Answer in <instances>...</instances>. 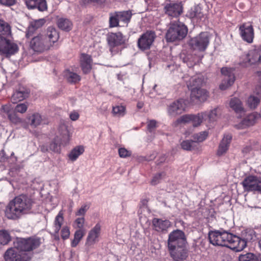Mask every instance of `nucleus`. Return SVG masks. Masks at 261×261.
I'll list each match as a JSON object with an SVG mask.
<instances>
[{"mask_svg":"<svg viewBox=\"0 0 261 261\" xmlns=\"http://www.w3.org/2000/svg\"><path fill=\"white\" fill-rule=\"evenodd\" d=\"M33 201L25 195L15 197L6 206L5 215L9 219L16 220L29 213L32 208Z\"/></svg>","mask_w":261,"mask_h":261,"instance_id":"7ed1b4c3","label":"nucleus"},{"mask_svg":"<svg viewBox=\"0 0 261 261\" xmlns=\"http://www.w3.org/2000/svg\"><path fill=\"white\" fill-rule=\"evenodd\" d=\"M84 152V148L82 146H77L74 148L69 153L68 157L72 161H75L78 157Z\"/></svg>","mask_w":261,"mask_h":261,"instance_id":"2f4dec72","label":"nucleus"},{"mask_svg":"<svg viewBox=\"0 0 261 261\" xmlns=\"http://www.w3.org/2000/svg\"><path fill=\"white\" fill-rule=\"evenodd\" d=\"M208 96V93L205 89L197 88V105L205 102Z\"/></svg>","mask_w":261,"mask_h":261,"instance_id":"473e14b6","label":"nucleus"},{"mask_svg":"<svg viewBox=\"0 0 261 261\" xmlns=\"http://www.w3.org/2000/svg\"><path fill=\"white\" fill-rule=\"evenodd\" d=\"M16 0H0V4L6 6H12L15 5Z\"/></svg>","mask_w":261,"mask_h":261,"instance_id":"13d9d810","label":"nucleus"},{"mask_svg":"<svg viewBox=\"0 0 261 261\" xmlns=\"http://www.w3.org/2000/svg\"><path fill=\"white\" fill-rule=\"evenodd\" d=\"M118 19H119V22H123L124 23H127L132 16V14L129 11H123L116 12Z\"/></svg>","mask_w":261,"mask_h":261,"instance_id":"58836bf2","label":"nucleus"},{"mask_svg":"<svg viewBox=\"0 0 261 261\" xmlns=\"http://www.w3.org/2000/svg\"><path fill=\"white\" fill-rule=\"evenodd\" d=\"M36 0H25V3L29 9H35Z\"/></svg>","mask_w":261,"mask_h":261,"instance_id":"bf43d9fd","label":"nucleus"},{"mask_svg":"<svg viewBox=\"0 0 261 261\" xmlns=\"http://www.w3.org/2000/svg\"><path fill=\"white\" fill-rule=\"evenodd\" d=\"M28 103L24 102L17 105L14 109L15 113H24L28 108Z\"/></svg>","mask_w":261,"mask_h":261,"instance_id":"de8ad7c7","label":"nucleus"},{"mask_svg":"<svg viewBox=\"0 0 261 261\" xmlns=\"http://www.w3.org/2000/svg\"><path fill=\"white\" fill-rule=\"evenodd\" d=\"M165 160H166V156L165 155H163L160 157L158 164L162 163L164 162L165 161Z\"/></svg>","mask_w":261,"mask_h":261,"instance_id":"69168bd1","label":"nucleus"},{"mask_svg":"<svg viewBox=\"0 0 261 261\" xmlns=\"http://www.w3.org/2000/svg\"><path fill=\"white\" fill-rule=\"evenodd\" d=\"M239 261H261V255L258 253H246L241 254L239 257Z\"/></svg>","mask_w":261,"mask_h":261,"instance_id":"c85d7f7f","label":"nucleus"},{"mask_svg":"<svg viewBox=\"0 0 261 261\" xmlns=\"http://www.w3.org/2000/svg\"><path fill=\"white\" fill-rule=\"evenodd\" d=\"M229 106L237 113H240L243 111L242 102L237 98L234 97L231 99Z\"/></svg>","mask_w":261,"mask_h":261,"instance_id":"f704fd0d","label":"nucleus"},{"mask_svg":"<svg viewBox=\"0 0 261 261\" xmlns=\"http://www.w3.org/2000/svg\"><path fill=\"white\" fill-rule=\"evenodd\" d=\"M232 139V136L229 134H226L224 136L223 138L222 139L218 151H217V155L219 156L222 155L224 153L226 152L227 151L230 143Z\"/></svg>","mask_w":261,"mask_h":261,"instance_id":"b1692460","label":"nucleus"},{"mask_svg":"<svg viewBox=\"0 0 261 261\" xmlns=\"http://www.w3.org/2000/svg\"><path fill=\"white\" fill-rule=\"evenodd\" d=\"M195 146V142L193 140L184 141L181 143L182 148L186 150H192Z\"/></svg>","mask_w":261,"mask_h":261,"instance_id":"a18cd8bd","label":"nucleus"},{"mask_svg":"<svg viewBox=\"0 0 261 261\" xmlns=\"http://www.w3.org/2000/svg\"><path fill=\"white\" fill-rule=\"evenodd\" d=\"M187 28L182 22L179 21L171 22L166 35L167 41L181 40L187 36Z\"/></svg>","mask_w":261,"mask_h":261,"instance_id":"39448f33","label":"nucleus"},{"mask_svg":"<svg viewBox=\"0 0 261 261\" xmlns=\"http://www.w3.org/2000/svg\"><path fill=\"white\" fill-rule=\"evenodd\" d=\"M187 85L189 90L191 91V99L194 101L196 98V77H191L187 82Z\"/></svg>","mask_w":261,"mask_h":261,"instance_id":"7c9ffc66","label":"nucleus"},{"mask_svg":"<svg viewBox=\"0 0 261 261\" xmlns=\"http://www.w3.org/2000/svg\"><path fill=\"white\" fill-rule=\"evenodd\" d=\"M59 38L57 30L48 27L46 33L34 35L31 39L29 46L34 52L42 53L49 50Z\"/></svg>","mask_w":261,"mask_h":261,"instance_id":"f03ea898","label":"nucleus"},{"mask_svg":"<svg viewBox=\"0 0 261 261\" xmlns=\"http://www.w3.org/2000/svg\"><path fill=\"white\" fill-rule=\"evenodd\" d=\"M112 113L114 116L122 117L125 114V108L121 105L113 107Z\"/></svg>","mask_w":261,"mask_h":261,"instance_id":"c03bdc74","label":"nucleus"},{"mask_svg":"<svg viewBox=\"0 0 261 261\" xmlns=\"http://www.w3.org/2000/svg\"><path fill=\"white\" fill-rule=\"evenodd\" d=\"M11 238L9 233L5 230H0V243L5 245L8 244L11 241Z\"/></svg>","mask_w":261,"mask_h":261,"instance_id":"a19ab883","label":"nucleus"},{"mask_svg":"<svg viewBox=\"0 0 261 261\" xmlns=\"http://www.w3.org/2000/svg\"><path fill=\"white\" fill-rule=\"evenodd\" d=\"M69 133L65 127H64L62 138L57 137L49 146V150L56 152L60 150V145H66L69 141Z\"/></svg>","mask_w":261,"mask_h":261,"instance_id":"f3484780","label":"nucleus"},{"mask_svg":"<svg viewBox=\"0 0 261 261\" xmlns=\"http://www.w3.org/2000/svg\"><path fill=\"white\" fill-rule=\"evenodd\" d=\"M252 150V147L250 145H246L242 149V152L247 154V153H250Z\"/></svg>","mask_w":261,"mask_h":261,"instance_id":"052dcab7","label":"nucleus"},{"mask_svg":"<svg viewBox=\"0 0 261 261\" xmlns=\"http://www.w3.org/2000/svg\"><path fill=\"white\" fill-rule=\"evenodd\" d=\"M40 148H41V151L42 152H46V151H48L49 150V146L47 147L45 145H42L40 147Z\"/></svg>","mask_w":261,"mask_h":261,"instance_id":"0e129e2a","label":"nucleus"},{"mask_svg":"<svg viewBox=\"0 0 261 261\" xmlns=\"http://www.w3.org/2000/svg\"><path fill=\"white\" fill-rule=\"evenodd\" d=\"M4 258L6 261H30L31 255L30 253L21 252L14 246L6 251Z\"/></svg>","mask_w":261,"mask_h":261,"instance_id":"6e6552de","label":"nucleus"},{"mask_svg":"<svg viewBox=\"0 0 261 261\" xmlns=\"http://www.w3.org/2000/svg\"><path fill=\"white\" fill-rule=\"evenodd\" d=\"M70 118L72 120L75 121L79 118V115L77 112H73L70 114Z\"/></svg>","mask_w":261,"mask_h":261,"instance_id":"680f3d73","label":"nucleus"},{"mask_svg":"<svg viewBox=\"0 0 261 261\" xmlns=\"http://www.w3.org/2000/svg\"><path fill=\"white\" fill-rule=\"evenodd\" d=\"M222 114V110L220 107H216L208 112H202L197 115V125L202 122H213L217 121Z\"/></svg>","mask_w":261,"mask_h":261,"instance_id":"423d86ee","label":"nucleus"},{"mask_svg":"<svg viewBox=\"0 0 261 261\" xmlns=\"http://www.w3.org/2000/svg\"><path fill=\"white\" fill-rule=\"evenodd\" d=\"M72 25L71 22L67 19L60 18L58 21V27L65 31H70L72 28Z\"/></svg>","mask_w":261,"mask_h":261,"instance_id":"c9c22d12","label":"nucleus"},{"mask_svg":"<svg viewBox=\"0 0 261 261\" xmlns=\"http://www.w3.org/2000/svg\"><path fill=\"white\" fill-rule=\"evenodd\" d=\"M186 103L183 99L177 100L172 103L168 108V113L170 116H176L185 111Z\"/></svg>","mask_w":261,"mask_h":261,"instance_id":"aec40b11","label":"nucleus"},{"mask_svg":"<svg viewBox=\"0 0 261 261\" xmlns=\"http://www.w3.org/2000/svg\"><path fill=\"white\" fill-rule=\"evenodd\" d=\"M28 96V91L24 88H20L14 92L11 97V101L13 103H16L25 99Z\"/></svg>","mask_w":261,"mask_h":261,"instance_id":"bb28decb","label":"nucleus"},{"mask_svg":"<svg viewBox=\"0 0 261 261\" xmlns=\"http://www.w3.org/2000/svg\"><path fill=\"white\" fill-rule=\"evenodd\" d=\"M187 245V241L184 232L178 229L171 232L168 237V249Z\"/></svg>","mask_w":261,"mask_h":261,"instance_id":"0eeeda50","label":"nucleus"},{"mask_svg":"<svg viewBox=\"0 0 261 261\" xmlns=\"http://www.w3.org/2000/svg\"><path fill=\"white\" fill-rule=\"evenodd\" d=\"M243 236L244 238L243 239L241 238V240L244 241L245 243V248L246 247L247 242L253 240L255 238V236L254 231L251 229L245 230L243 233Z\"/></svg>","mask_w":261,"mask_h":261,"instance_id":"79ce46f5","label":"nucleus"},{"mask_svg":"<svg viewBox=\"0 0 261 261\" xmlns=\"http://www.w3.org/2000/svg\"><path fill=\"white\" fill-rule=\"evenodd\" d=\"M260 117V114L253 112L248 115L242 121V125L245 126H249L255 124Z\"/></svg>","mask_w":261,"mask_h":261,"instance_id":"cd10ccee","label":"nucleus"},{"mask_svg":"<svg viewBox=\"0 0 261 261\" xmlns=\"http://www.w3.org/2000/svg\"><path fill=\"white\" fill-rule=\"evenodd\" d=\"M240 35L242 39L249 43L253 42L254 33L252 24L250 23H244L239 27Z\"/></svg>","mask_w":261,"mask_h":261,"instance_id":"a211bd4d","label":"nucleus"},{"mask_svg":"<svg viewBox=\"0 0 261 261\" xmlns=\"http://www.w3.org/2000/svg\"><path fill=\"white\" fill-rule=\"evenodd\" d=\"M235 69L230 67H223L221 70L223 79L220 84V89L224 90L231 86L236 80L234 74Z\"/></svg>","mask_w":261,"mask_h":261,"instance_id":"ddd939ff","label":"nucleus"},{"mask_svg":"<svg viewBox=\"0 0 261 261\" xmlns=\"http://www.w3.org/2000/svg\"><path fill=\"white\" fill-rule=\"evenodd\" d=\"M40 241L38 239H21L15 243V248L22 252L30 251L40 245Z\"/></svg>","mask_w":261,"mask_h":261,"instance_id":"1a4fd4ad","label":"nucleus"},{"mask_svg":"<svg viewBox=\"0 0 261 261\" xmlns=\"http://www.w3.org/2000/svg\"><path fill=\"white\" fill-rule=\"evenodd\" d=\"M196 119V116L193 114H186L182 115L177 119L174 122V125L177 126L178 125L184 123H189L194 121Z\"/></svg>","mask_w":261,"mask_h":261,"instance_id":"c756f323","label":"nucleus"},{"mask_svg":"<svg viewBox=\"0 0 261 261\" xmlns=\"http://www.w3.org/2000/svg\"><path fill=\"white\" fill-rule=\"evenodd\" d=\"M91 2L102 3L105 2V0H89Z\"/></svg>","mask_w":261,"mask_h":261,"instance_id":"774afa93","label":"nucleus"},{"mask_svg":"<svg viewBox=\"0 0 261 261\" xmlns=\"http://www.w3.org/2000/svg\"><path fill=\"white\" fill-rule=\"evenodd\" d=\"M92 60L90 56L82 54L80 58V64L82 69L85 74H87L91 71L92 69Z\"/></svg>","mask_w":261,"mask_h":261,"instance_id":"5701e85b","label":"nucleus"},{"mask_svg":"<svg viewBox=\"0 0 261 261\" xmlns=\"http://www.w3.org/2000/svg\"><path fill=\"white\" fill-rule=\"evenodd\" d=\"M189 44L194 49L195 48V45H196V40L194 39H192L189 41Z\"/></svg>","mask_w":261,"mask_h":261,"instance_id":"e2e57ef3","label":"nucleus"},{"mask_svg":"<svg viewBox=\"0 0 261 261\" xmlns=\"http://www.w3.org/2000/svg\"><path fill=\"white\" fill-rule=\"evenodd\" d=\"M248 207H250L251 208V212H254L256 210H261V208L260 207H258V206H254V207H253V206H250V205H248Z\"/></svg>","mask_w":261,"mask_h":261,"instance_id":"338daca9","label":"nucleus"},{"mask_svg":"<svg viewBox=\"0 0 261 261\" xmlns=\"http://www.w3.org/2000/svg\"><path fill=\"white\" fill-rule=\"evenodd\" d=\"M260 100L258 97L250 96L247 100V104L250 109H255L258 105Z\"/></svg>","mask_w":261,"mask_h":261,"instance_id":"37998d69","label":"nucleus"},{"mask_svg":"<svg viewBox=\"0 0 261 261\" xmlns=\"http://www.w3.org/2000/svg\"><path fill=\"white\" fill-rule=\"evenodd\" d=\"M208 136L207 131H203L197 134V142H201L206 139Z\"/></svg>","mask_w":261,"mask_h":261,"instance_id":"864d4df0","label":"nucleus"},{"mask_svg":"<svg viewBox=\"0 0 261 261\" xmlns=\"http://www.w3.org/2000/svg\"><path fill=\"white\" fill-rule=\"evenodd\" d=\"M210 40V35L207 32H203L197 38V50L204 51L206 48Z\"/></svg>","mask_w":261,"mask_h":261,"instance_id":"4be33fe9","label":"nucleus"},{"mask_svg":"<svg viewBox=\"0 0 261 261\" xmlns=\"http://www.w3.org/2000/svg\"><path fill=\"white\" fill-rule=\"evenodd\" d=\"M11 27L6 21L0 19V54L11 56L18 51V45L13 40Z\"/></svg>","mask_w":261,"mask_h":261,"instance_id":"20e7f679","label":"nucleus"},{"mask_svg":"<svg viewBox=\"0 0 261 261\" xmlns=\"http://www.w3.org/2000/svg\"><path fill=\"white\" fill-rule=\"evenodd\" d=\"M29 120L30 122V125L35 127L39 125L42 121V118L41 115L39 113H34L29 117Z\"/></svg>","mask_w":261,"mask_h":261,"instance_id":"4c0bfd02","label":"nucleus"},{"mask_svg":"<svg viewBox=\"0 0 261 261\" xmlns=\"http://www.w3.org/2000/svg\"><path fill=\"white\" fill-rule=\"evenodd\" d=\"M165 175V174L164 172L158 173V174L155 175L153 177L152 180H151V182H150L151 184L153 186L157 185L158 183H159L160 182L162 177L163 176H164Z\"/></svg>","mask_w":261,"mask_h":261,"instance_id":"8fccbe9b","label":"nucleus"},{"mask_svg":"<svg viewBox=\"0 0 261 261\" xmlns=\"http://www.w3.org/2000/svg\"><path fill=\"white\" fill-rule=\"evenodd\" d=\"M258 63H260L259 51L254 49L250 50L247 53L243 54L240 57L239 64L243 67H248Z\"/></svg>","mask_w":261,"mask_h":261,"instance_id":"9b49d317","label":"nucleus"},{"mask_svg":"<svg viewBox=\"0 0 261 261\" xmlns=\"http://www.w3.org/2000/svg\"><path fill=\"white\" fill-rule=\"evenodd\" d=\"M64 220L63 214L62 212H59V214L55 218V220L54 221V231L55 233L58 234L59 232V230L61 229V227L63 224V222Z\"/></svg>","mask_w":261,"mask_h":261,"instance_id":"e433bc0d","label":"nucleus"},{"mask_svg":"<svg viewBox=\"0 0 261 261\" xmlns=\"http://www.w3.org/2000/svg\"><path fill=\"white\" fill-rule=\"evenodd\" d=\"M244 191L261 193V178L255 175L246 177L242 182Z\"/></svg>","mask_w":261,"mask_h":261,"instance_id":"9d476101","label":"nucleus"},{"mask_svg":"<svg viewBox=\"0 0 261 261\" xmlns=\"http://www.w3.org/2000/svg\"><path fill=\"white\" fill-rule=\"evenodd\" d=\"M155 38L156 34L154 31H146L139 38L137 41L138 47L142 50L150 49Z\"/></svg>","mask_w":261,"mask_h":261,"instance_id":"f8f14e48","label":"nucleus"},{"mask_svg":"<svg viewBox=\"0 0 261 261\" xmlns=\"http://www.w3.org/2000/svg\"><path fill=\"white\" fill-rule=\"evenodd\" d=\"M65 76L68 82L75 83L81 80V77L77 74L67 71L65 73Z\"/></svg>","mask_w":261,"mask_h":261,"instance_id":"ea45409f","label":"nucleus"},{"mask_svg":"<svg viewBox=\"0 0 261 261\" xmlns=\"http://www.w3.org/2000/svg\"><path fill=\"white\" fill-rule=\"evenodd\" d=\"M86 233L85 229H77L75 231L74 234V239L72 241L71 245L72 247H75L80 241L85 236Z\"/></svg>","mask_w":261,"mask_h":261,"instance_id":"72a5a7b5","label":"nucleus"},{"mask_svg":"<svg viewBox=\"0 0 261 261\" xmlns=\"http://www.w3.org/2000/svg\"><path fill=\"white\" fill-rule=\"evenodd\" d=\"M100 231L101 226L97 223L89 231L86 239V245L92 246L98 242Z\"/></svg>","mask_w":261,"mask_h":261,"instance_id":"412c9836","label":"nucleus"},{"mask_svg":"<svg viewBox=\"0 0 261 261\" xmlns=\"http://www.w3.org/2000/svg\"><path fill=\"white\" fill-rule=\"evenodd\" d=\"M89 206L87 205H82V207L76 213V216H84L87 211L88 210Z\"/></svg>","mask_w":261,"mask_h":261,"instance_id":"4d7b16f0","label":"nucleus"},{"mask_svg":"<svg viewBox=\"0 0 261 261\" xmlns=\"http://www.w3.org/2000/svg\"><path fill=\"white\" fill-rule=\"evenodd\" d=\"M119 155L121 158H126L131 155V152L124 148H120L118 150Z\"/></svg>","mask_w":261,"mask_h":261,"instance_id":"5fc2aeb1","label":"nucleus"},{"mask_svg":"<svg viewBox=\"0 0 261 261\" xmlns=\"http://www.w3.org/2000/svg\"><path fill=\"white\" fill-rule=\"evenodd\" d=\"M168 250L170 256L174 261H185L189 255L187 245L169 248Z\"/></svg>","mask_w":261,"mask_h":261,"instance_id":"2eb2a0df","label":"nucleus"},{"mask_svg":"<svg viewBox=\"0 0 261 261\" xmlns=\"http://www.w3.org/2000/svg\"><path fill=\"white\" fill-rule=\"evenodd\" d=\"M85 223V219L84 217L78 218L75 219L74 222V227L79 228L78 229H85L84 224Z\"/></svg>","mask_w":261,"mask_h":261,"instance_id":"09e8293b","label":"nucleus"},{"mask_svg":"<svg viewBox=\"0 0 261 261\" xmlns=\"http://www.w3.org/2000/svg\"><path fill=\"white\" fill-rule=\"evenodd\" d=\"M210 243L214 246H225L236 252L244 249L245 243L239 237L226 231H212L209 232Z\"/></svg>","mask_w":261,"mask_h":261,"instance_id":"f257e3e1","label":"nucleus"},{"mask_svg":"<svg viewBox=\"0 0 261 261\" xmlns=\"http://www.w3.org/2000/svg\"><path fill=\"white\" fill-rule=\"evenodd\" d=\"M70 235L69 229L67 226L63 227L61 230V237L63 240L68 239Z\"/></svg>","mask_w":261,"mask_h":261,"instance_id":"6e6d98bb","label":"nucleus"},{"mask_svg":"<svg viewBox=\"0 0 261 261\" xmlns=\"http://www.w3.org/2000/svg\"><path fill=\"white\" fill-rule=\"evenodd\" d=\"M47 8L46 0H36L35 9L40 11L46 10Z\"/></svg>","mask_w":261,"mask_h":261,"instance_id":"49530a36","label":"nucleus"},{"mask_svg":"<svg viewBox=\"0 0 261 261\" xmlns=\"http://www.w3.org/2000/svg\"><path fill=\"white\" fill-rule=\"evenodd\" d=\"M147 123V129L150 133L152 132L157 127V122L155 120H148Z\"/></svg>","mask_w":261,"mask_h":261,"instance_id":"603ef678","label":"nucleus"},{"mask_svg":"<svg viewBox=\"0 0 261 261\" xmlns=\"http://www.w3.org/2000/svg\"><path fill=\"white\" fill-rule=\"evenodd\" d=\"M107 41L110 47H114L125 43L126 38L121 33H111L108 34Z\"/></svg>","mask_w":261,"mask_h":261,"instance_id":"6ab92c4d","label":"nucleus"},{"mask_svg":"<svg viewBox=\"0 0 261 261\" xmlns=\"http://www.w3.org/2000/svg\"><path fill=\"white\" fill-rule=\"evenodd\" d=\"M45 22V20L44 19H39L31 21L26 32V37L28 38L31 37L35 31L42 27Z\"/></svg>","mask_w":261,"mask_h":261,"instance_id":"393cba45","label":"nucleus"},{"mask_svg":"<svg viewBox=\"0 0 261 261\" xmlns=\"http://www.w3.org/2000/svg\"><path fill=\"white\" fill-rule=\"evenodd\" d=\"M165 13L171 17H177L182 12V6L180 3L166 2L164 5Z\"/></svg>","mask_w":261,"mask_h":261,"instance_id":"4468645a","label":"nucleus"},{"mask_svg":"<svg viewBox=\"0 0 261 261\" xmlns=\"http://www.w3.org/2000/svg\"><path fill=\"white\" fill-rule=\"evenodd\" d=\"M152 224L155 229L161 232L166 230L171 226V222L169 220L158 218L153 219Z\"/></svg>","mask_w":261,"mask_h":261,"instance_id":"a878e982","label":"nucleus"},{"mask_svg":"<svg viewBox=\"0 0 261 261\" xmlns=\"http://www.w3.org/2000/svg\"><path fill=\"white\" fill-rule=\"evenodd\" d=\"M0 114L4 117H7L11 122L15 124L20 123L22 121L10 104L2 106L0 109Z\"/></svg>","mask_w":261,"mask_h":261,"instance_id":"dca6fc26","label":"nucleus"},{"mask_svg":"<svg viewBox=\"0 0 261 261\" xmlns=\"http://www.w3.org/2000/svg\"><path fill=\"white\" fill-rule=\"evenodd\" d=\"M118 17L117 16L116 14L115 13L114 15L110 17L109 22H110V27H115L118 25L119 20L118 19Z\"/></svg>","mask_w":261,"mask_h":261,"instance_id":"3c124183","label":"nucleus"}]
</instances>
